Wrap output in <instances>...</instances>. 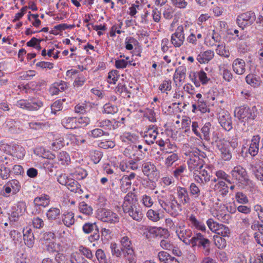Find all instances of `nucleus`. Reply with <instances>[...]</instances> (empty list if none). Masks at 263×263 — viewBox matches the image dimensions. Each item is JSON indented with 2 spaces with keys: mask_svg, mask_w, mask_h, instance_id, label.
Instances as JSON below:
<instances>
[{
  "mask_svg": "<svg viewBox=\"0 0 263 263\" xmlns=\"http://www.w3.org/2000/svg\"><path fill=\"white\" fill-rule=\"evenodd\" d=\"M121 248L123 257L128 263H136V255L132 246V242L127 236H124L121 239Z\"/></svg>",
  "mask_w": 263,
  "mask_h": 263,
  "instance_id": "1",
  "label": "nucleus"
},
{
  "mask_svg": "<svg viewBox=\"0 0 263 263\" xmlns=\"http://www.w3.org/2000/svg\"><path fill=\"white\" fill-rule=\"evenodd\" d=\"M257 114V109L255 106L251 108L243 105L236 108L235 110V116L242 122L253 120Z\"/></svg>",
  "mask_w": 263,
  "mask_h": 263,
  "instance_id": "2",
  "label": "nucleus"
},
{
  "mask_svg": "<svg viewBox=\"0 0 263 263\" xmlns=\"http://www.w3.org/2000/svg\"><path fill=\"white\" fill-rule=\"evenodd\" d=\"M97 217L103 222L109 223H115L119 220V217L116 213L105 208H99L97 210Z\"/></svg>",
  "mask_w": 263,
  "mask_h": 263,
  "instance_id": "3",
  "label": "nucleus"
},
{
  "mask_svg": "<svg viewBox=\"0 0 263 263\" xmlns=\"http://www.w3.org/2000/svg\"><path fill=\"white\" fill-rule=\"evenodd\" d=\"M256 19V16L254 12L249 11L239 15L237 17L236 22L238 26L243 30L245 27L252 25Z\"/></svg>",
  "mask_w": 263,
  "mask_h": 263,
  "instance_id": "4",
  "label": "nucleus"
},
{
  "mask_svg": "<svg viewBox=\"0 0 263 263\" xmlns=\"http://www.w3.org/2000/svg\"><path fill=\"white\" fill-rule=\"evenodd\" d=\"M231 174L232 180H235L242 184L246 185L250 181L246 169L240 165L235 166Z\"/></svg>",
  "mask_w": 263,
  "mask_h": 263,
  "instance_id": "5",
  "label": "nucleus"
},
{
  "mask_svg": "<svg viewBox=\"0 0 263 263\" xmlns=\"http://www.w3.org/2000/svg\"><path fill=\"white\" fill-rule=\"evenodd\" d=\"M200 152L195 151L189 153L190 158L187 162L191 170H198L203 167L204 161L199 157Z\"/></svg>",
  "mask_w": 263,
  "mask_h": 263,
  "instance_id": "6",
  "label": "nucleus"
},
{
  "mask_svg": "<svg viewBox=\"0 0 263 263\" xmlns=\"http://www.w3.org/2000/svg\"><path fill=\"white\" fill-rule=\"evenodd\" d=\"M142 171L144 175L149 180H157L159 177V172L156 166L150 162H146L142 165Z\"/></svg>",
  "mask_w": 263,
  "mask_h": 263,
  "instance_id": "7",
  "label": "nucleus"
},
{
  "mask_svg": "<svg viewBox=\"0 0 263 263\" xmlns=\"http://www.w3.org/2000/svg\"><path fill=\"white\" fill-rule=\"evenodd\" d=\"M83 231L86 234H89L95 231L93 234L90 235L88 239L90 241L98 240L100 238L99 228L96 222H86L83 226Z\"/></svg>",
  "mask_w": 263,
  "mask_h": 263,
  "instance_id": "8",
  "label": "nucleus"
},
{
  "mask_svg": "<svg viewBox=\"0 0 263 263\" xmlns=\"http://www.w3.org/2000/svg\"><path fill=\"white\" fill-rule=\"evenodd\" d=\"M184 40V29L182 25L178 26L172 35L171 43L176 47H180Z\"/></svg>",
  "mask_w": 263,
  "mask_h": 263,
  "instance_id": "9",
  "label": "nucleus"
},
{
  "mask_svg": "<svg viewBox=\"0 0 263 263\" xmlns=\"http://www.w3.org/2000/svg\"><path fill=\"white\" fill-rule=\"evenodd\" d=\"M194 179L198 183L204 184L211 179V172L205 168H202L198 170H195L194 173Z\"/></svg>",
  "mask_w": 263,
  "mask_h": 263,
  "instance_id": "10",
  "label": "nucleus"
},
{
  "mask_svg": "<svg viewBox=\"0 0 263 263\" xmlns=\"http://www.w3.org/2000/svg\"><path fill=\"white\" fill-rule=\"evenodd\" d=\"M218 121L226 130L230 131L232 128L231 117L228 111L219 113Z\"/></svg>",
  "mask_w": 263,
  "mask_h": 263,
  "instance_id": "11",
  "label": "nucleus"
},
{
  "mask_svg": "<svg viewBox=\"0 0 263 263\" xmlns=\"http://www.w3.org/2000/svg\"><path fill=\"white\" fill-rule=\"evenodd\" d=\"M123 210L125 213L128 214L133 219L136 221H140L142 219L143 214L140 210L138 204L127 208Z\"/></svg>",
  "mask_w": 263,
  "mask_h": 263,
  "instance_id": "12",
  "label": "nucleus"
},
{
  "mask_svg": "<svg viewBox=\"0 0 263 263\" xmlns=\"http://www.w3.org/2000/svg\"><path fill=\"white\" fill-rule=\"evenodd\" d=\"M190 226L195 229L201 232H205L206 227L203 220L197 219L193 214L188 216Z\"/></svg>",
  "mask_w": 263,
  "mask_h": 263,
  "instance_id": "13",
  "label": "nucleus"
},
{
  "mask_svg": "<svg viewBox=\"0 0 263 263\" xmlns=\"http://www.w3.org/2000/svg\"><path fill=\"white\" fill-rule=\"evenodd\" d=\"M62 222L59 221V223H63L66 227L70 228L75 223L74 214L71 211H66L62 214Z\"/></svg>",
  "mask_w": 263,
  "mask_h": 263,
  "instance_id": "14",
  "label": "nucleus"
},
{
  "mask_svg": "<svg viewBox=\"0 0 263 263\" xmlns=\"http://www.w3.org/2000/svg\"><path fill=\"white\" fill-rule=\"evenodd\" d=\"M50 202V199L49 195L46 194H42L40 196L36 197L34 198L33 203L34 207L36 208V211L38 210L37 209H40V206L45 208L47 206Z\"/></svg>",
  "mask_w": 263,
  "mask_h": 263,
  "instance_id": "15",
  "label": "nucleus"
},
{
  "mask_svg": "<svg viewBox=\"0 0 263 263\" xmlns=\"http://www.w3.org/2000/svg\"><path fill=\"white\" fill-rule=\"evenodd\" d=\"M158 134L157 127H155L154 126H153L152 128H149L145 132L144 136H143L145 142L148 145L153 144L157 138Z\"/></svg>",
  "mask_w": 263,
  "mask_h": 263,
  "instance_id": "16",
  "label": "nucleus"
},
{
  "mask_svg": "<svg viewBox=\"0 0 263 263\" xmlns=\"http://www.w3.org/2000/svg\"><path fill=\"white\" fill-rule=\"evenodd\" d=\"M138 204L136 195L135 193L129 192L124 197L123 203L122 204L123 210L132 206Z\"/></svg>",
  "mask_w": 263,
  "mask_h": 263,
  "instance_id": "17",
  "label": "nucleus"
},
{
  "mask_svg": "<svg viewBox=\"0 0 263 263\" xmlns=\"http://www.w3.org/2000/svg\"><path fill=\"white\" fill-rule=\"evenodd\" d=\"M233 71L238 74H242L246 71V63L241 59H235L232 64Z\"/></svg>",
  "mask_w": 263,
  "mask_h": 263,
  "instance_id": "18",
  "label": "nucleus"
},
{
  "mask_svg": "<svg viewBox=\"0 0 263 263\" xmlns=\"http://www.w3.org/2000/svg\"><path fill=\"white\" fill-rule=\"evenodd\" d=\"M177 194L178 198L183 204H186L190 202L191 199L186 189L180 186L178 187Z\"/></svg>",
  "mask_w": 263,
  "mask_h": 263,
  "instance_id": "19",
  "label": "nucleus"
},
{
  "mask_svg": "<svg viewBox=\"0 0 263 263\" xmlns=\"http://www.w3.org/2000/svg\"><path fill=\"white\" fill-rule=\"evenodd\" d=\"M217 148L220 152L222 159L225 161H229L231 159L232 152L229 147V145L227 143H223L222 144L219 145Z\"/></svg>",
  "mask_w": 263,
  "mask_h": 263,
  "instance_id": "20",
  "label": "nucleus"
},
{
  "mask_svg": "<svg viewBox=\"0 0 263 263\" xmlns=\"http://www.w3.org/2000/svg\"><path fill=\"white\" fill-rule=\"evenodd\" d=\"M260 139V138L259 135L254 136L252 137L249 148V153L252 156H256L258 153Z\"/></svg>",
  "mask_w": 263,
  "mask_h": 263,
  "instance_id": "21",
  "label": "nucleus"
},
{
  "mask_svg": "<svg viewBox=\"0 0 263 263\" xmlns=\"http://www.w3.org/2000/svg\"><path fill=\"white\" fill-rule=\"evenodd\" d=\"M23 237L25 245L29 248L32 247L34 242V237L30 228H26L23 230Z\"/></svg>",
  "mask_w": 263,
  "mask_h": 263,
  "instance_id": "22",
  "label": "nucleus"
},
{
  "mask_svg": "<svg viewBox=\"0 0 263 263\" xmlns=\"http://www.w3.org/2000/svg\"><path fill=\"white\" fill-rule=\"evenodd\" d=\"M181 206L180 203H178V201L175 199V198H173V199L171 200V202H168V209L169 211H166L168 213H170L173 216H176L179 212L181 211Z\"/></svg>",
  "mask_w": 263,
  "mask_h": 263,
  "instance_id": "23",
  "label": "nucleus"
},
{
  "mask_svg": "<svg viewBox=\"0 0 263 263\" xmlns=\"http://www.w3.org/2000/svg\"><path fill=\"white\" fill-rule=\"evenodd\" d=\"M186 68L184 65L179 66L175 70V73L174 74L173 79L175 83L177 82V80L179 83L183 81L186 76Z\"/></svg>",
  "mask_w": 263,
  "mask_h": 263,
  "instance_id": "24",
  "label": "nucleus"
},
{
  "mask_svg": "<svg viewBox=\"0 0 263 263\" xmlns=\"http://www.w3.org/2000/svg\"><path fill=\"white\" fill-rule=\"evenodd\" d=\"M251 170L257 179L261 177V174H263V161H259L251 164Z\"/></svg>",
  "mask_w": 263,
  "mask_h": 263,
  "instance_id": "25",
  "label": "nucleus"
},
{
  "mask_svg": "<svg viewBox=\"0 0 263 263\" xmlns=\"http://www.w3.org/2000/svg\"><path fill=\"white\" fill-rule=\"evenodd\" d=\"M158 257L161 262L164 263H179L177 258L165 251L160 252L158 254Z\"/></svg>",
  "mask_w": 263,
  "mask_h": 263,
  "instance_id": "26",
  "label": "nucleus"
},
{
  "mask_svg": "<svg viewBox=\"0 0 263 263\" xmlns=\"http://www.w3.org/2000/svg\"><path fill=\"white\" fill-rule=\"evenodd\" d=\"M214 55V52L211 50H208L206 51L200 52L198 55L197 60L201 64L208 63L213 58Z\"/></svg>",
  "mask_w": 263,
  "mask_h": 263,
  "instance_id": "27",
  "label": "nucleus"
},
{
  "mask_svg": "<svg viewBox=\"0 0 263 263\" xmlns=\"http://www.w3.org/2000/svg\"><path fill=\"white\" fill-rule=\"evenodd\" d=\"M117 122L115 120H109L105 119L98 121V126L103 128L104 130H110L115 129L117 127L118 124L115 125Z\"/></svg>",
  "mask_w": 263,
  "mask_h": 263,
  "instance_id": "28",
  "label": "nucleus"
},
{
  "mask_svg": "<svg viewBox=\"0 0 263 263\" xmlns=\"http://www.w3.org/2000/svg\"><path fill=\"white\" fill-rule=\"evenodd\" d=\"M28 106L27 110L30 111L37 110L43 106V102L35 98H31L28 99Z\"/></svg>",
  "mask_w": 263,
  "mask_h": 263,
  "instance_id": "29",
  "label": "nucleus"
},
{
  "mask_svg": "<svg viewBox=\"0 0 263 263\" xmlns=\"http://www.w3.org/2000/svg\"><path fill=\"white\" fill-rule=\"evenodd\" d=\"M61 215V210L58 208L52 207L46 212L47 219L52 222L58 219Z\"/></svg>",
  "mask_w": 263,
  "mask_h": 263,
  "instance_id": "30",
  "label": "nucleus"
},
{
  "mask_svg": "<svg viewBox=\"0 0 263 263\" xmlns=\"http://www.w3.org/2000/svg\"><path fill=\"white\" fill-rule=\"evenodd\" d=\"M77 124L76 117H65L62 120V124L67 129L77 128Z\"/></svg>",
  "mask_w": 263,
  "mask_h": 263,
  "instance_id": "31",
  "label": "nucleus"
},
{
  "mask_svg": "<svg viewBox=\"0 0 263 263\" xmlns=\"http://www.w3.org/2000/svg\"><path fill=\"white\" fill-rule=\"evenodd\" d=\"M246 82L254 87H258L261 84V80L259 77L253 74H249L246 77Z\"/></svg>",
  "mask_w": 263,
  "mask_h": 263,
  "instance_id": "32",
  "label": "nucleus"
},
{
  "mask_svg": "<svg viewBox=\"0 0 263 263\" xmlns=\"http://www.w3.org/2000/svg\"><path fill=\"white\" fill-rule=\"evenodd\" d=\"M211 242L210 240L205 238L198 242V246L199 247H202L203 250L204 254L205 255H208L211 251Z\"/></svg>",
  "mask_w": 263,
  "mask_h": 263,
  "instance_id": "33",
  "label": "nucleus"
},
{
  "mask_svg": "<svg viewBox=\"0 0 263 263\" xmlns=\"http://www.w3.org/2000/svg\"><path fill=\"white\" fill-rule=\"evenodd\" d=\"M176 233L178 237L183 242L184 239H189L193 235L192 231L190 229H180L177 230Z\"/></svg>",
  "mask_w": 263,
  "mask_h": 263,
  "instance_id": "34",
  "label": "nucleus"
},
{
  "mask_svg": "<svg viewBox=\"0 0 263 263\" xmlns=\"http://www.w3.org/2000/svg\"><path fill=\"white\" fill-rule=\"evenodd\" d=\"M79 209L81 213L85 214L86 215L89 216L92 214V208L84 201H82L80 203Z\"/></svg>",
  "mask_w": 263,
  "mask_h": 263,
  "instance_id": "35",
  "label": "nucleus"
},
{
  "mask_svg": "<svg viewBox=\"0 0 263 263\" xmlns=\"http://www.w3.org/2000/svg\"><path fill=\"white\" fill-rule=\"evenodd\" d=\"M67 188L71 192H77V190L79 188L80 184L77 181L74 179L69 178L68 179L66 184L65 185Z\"/></svg>",
  "mask_w": 263,
  "mask_h": 263,
  "instance_id": "36",
  "label": "nucleus"
},
{
  "mask_svg": "<svg viewBox=\"0 0 263 263\" xmlns=\"http://www.w3.org/2000/svg\"><path fill=\"white\" fill-rule=\"evenodd\" d=\"M121 190L124 193H126L129 189H130L132 182L129 180L128 178L123 176L121 179Z\"/></svg>",
  "mask_w": 263,
  "mask_h": 263,
  "instance_id": "37",
  "label": "nucleus"
},
{
  "mask_svg": "<svg viewBox=\"0 0 263 263\" xmlns=\"http://www.w3.org/2000/svg\"><path fill=\"white\" fill-rule=\"evenodd\" d=\"M116 92H118L120 94H123L124 97H127L130 98V95L131 94L130 91L128 90L127 88L124 84L120 83L118 85L116 88Z\"/></svg>",
  "mask_w": 263,
  "mask_h": 263,
  "instance_id": "38",
  "label": "nucleus"
},
{
  "mask_svg": "<svg viewBox=\"0 0 263 263\" xmlns=\"http://www.w3.org/2000/svg\"><path fill=\"white\" fill-rule=\"evenodd\" d=\"M211 124L210 122H206L201 128V131L203 135V139L207 141H210V129Z\"/></svg>",
  "mask_w": 263,
  "mask_h": 263,
  "instance_id": "39",
  "label": "nucleus"
},
{
  "mask_svg": "<svg viewBox=\"0 0 263 263\" xmlns=\"http://www.w3.org/2000/svg\"><path fill=\"white\" fill-rule=\"evenodd\" d=\"M170 155L167 156L165 161V164L167 166H171L174 162L179 159L177 154L171 152L169 153Z\"/></svg>",
  "mask_w": 263,
  "mask_h": 263,
  "instance_id": "40",
  "label": "nucleus"
},
{
  "mask_svg": "<svg viewBox=\"0 0 263 263\" xmlns=\"http://www.w3.org/2000/svg\"><path fill=\"white\" fill-rule=\"evenodd\" d=\"M79 250L87 258L93 261L95 260H93V258L95 259V257H94L91 251L89 248L81 246L79 247Z\"/></svg>",
  "mask_w": 263,
  "mask_h": 263,
  "instance_id": "41",
  "label": "nucleus"
},
{
  "mask_svg": "<svg viewBox=\"0 0 263 263\" xmlns=\"http://www.w3.org/2000/svg\"><path fill=\"white\" fill-rule=\"evenodd\" d=\"M119 77L118 71L116 70H112L108 73L107 82L109 84H115Z\"/></svg>",
  "mask_w": 263,
  "mask_h": 263,
  "instance_id": "42",
  "label": "nucleus"
},
{
  "mask_svg": "<svg viewBox=\"0 0 263 263\" xmlns=\"http://www.w3.org/2000/svg\"><path fill=\"white\" fill-rule=\"evenodd\" d=\"M95 256L99 263H106L107 262V259L106 255L104 251L101 249H98L97 250Z\"/></svg>",
  "mask_w": 263,
  "mask_h": 263,
  "instance_id": "43",
  "label": "nucleus"
},
{
  "mask_svg": "<svg viewBox=\"0 0 263 263\" xmlns=\"http://www.w3.org/2000/svg\"><path fill=\"white\" fill-rule=\"evenodd\" d=\"M69 263H89L82 255L80 254H72L70 257Z\"/></svg>",
  "mask_w": 263,
  "mask_h": 263,
  "instance_id": "44",
  "label": "nucleus"
},
{
  "mask_svg": "<svg viewBox=\"0 0 263 263\" xmlns=\"http://www.w3.org/2000/svg\"><path fill=\"white\" fill-rule=\"evenodd\" d=\"M190 194L194 198H198L200 194V190L198 186L194 183H192L189 187Z\"/></svg>",
  "mask_w": 263,
  "mask_h": 263,
  "instance_id": "45",
  "label": "nucleus"
},
{
  "mask_svg": "<svg viewBox=\"0 0 263 263\" xmlns=\"http://www.w3.org/2000/svg\"><path fill=\"white\" fill-rule=\"evenodd\" d=\"M230 233V232L229 228L222 224H220L219 228H218L216 232L217 235L222 237L229 236Z\"/></svg>",
  "mask_w": 263,
  "mask_h": 263,
  "instance_id": "46",
  "label": "nucleus"
},
{
  "mask_svg": "<svg viewBox=\"0 0 263 263\" xmlns=\"http://www.w3.org/2000/svg\"><path fill=\"white\" fill-rule=\"evenodd\" d=\"M214 241L215 245L219 249H223L226 246V241L222 236L218 235L214 236Z\"/></svg>",
  "mask_w": 263,
  "mask_h": 263,
  "instance_id": "47",
  "label": "nucleus"
},
{
  "mask_svg": "<svg viewBox=\"0 0 263 263\" xmlns=\"http://www.w3.org/2000/svg\"><path fill=\"white\" fill-rule=\"evenodd\" d=\"M147 217L153 221H158L160 219V214L152 209L148 210L146 213Z\"/></svg>",
  "mask_w": 263,
  "mask_h": 263,
  "instance_id": "48",
  "label": "nucleus"
},
{
  "mask_svg": "<svg viewBox=\"0 0 263 263\" xmlns=\"http://www.w3.org/2000/svg\"><path fill=\"white\" fill-rule=\"evenodd\" d=\"M57 158L59 162L62 165L65 164L70 160L69 155L66 152L64 151L59 153L57 156Z\"/></svg>",
  "mask_w": 263,
  "mask_h": 263,
  "instance_id": "49",
  "label": "nucleus"
},
{
  "mask_svg": "<svg viewBox=\"0 0 263 263\" xmlns=\"http://www.w3.org/2000/svg\"><path fill=\"white\" fill-rule=\"evenodd\" d=\"M110 249L112 255L117 257H120L123 254L122 248L119 249L117 243L115 242L110 244Z\"/></svg>",
  "mask_w": 263,
  "mask_h": 263,
  "instance_id": "50",
  "label": "nucleus"
},
{
  "mask_svg": "<svg viewBox=\"0 0 263 263\" xmlns=\"http://www.w3.org/2000/svg\"><path fill=\"white\" fill-rule=\"evenodd\" d=\"M206 223L208 226L209 229L213 232L216 233L218 228H219L220 224L217 223L216 221H214V220L212 218L209 219Z\"/></svg>",
  "mask_w": 263,
  "mask_h": 263,
  "instance_id": "51",
  "label": "nucleus"
},
{
  "mask_svg": "<svg viewBox=\"0 0 263 263\" xmlns=\"http://www.w3.org/2000/svg\"><path fill=\"white\" fill-rule=\"evenodd\" d=\"M104 112L108 114H114L116 113L118 110V107L110 103H107L104 106Z\"/></svg>",
  "mask_w": 263,
  "mask_h": 263,
  "instance_id": "52",
  "label": "nucleus"
},
{
  "mask_svg": "<svg viewBox=\"0 0 263 263\" xmlns=\"http://www.w3.org/2000/svg\"><path fill=\"white\" fill-rule=\"evenodd\" d=\"M216 50L217 53L220 56L224 57L225 58H229L230 57V52L229 50H227L225 46L222 44L218 45Z\"/></svg>",
  "mask_w": 263,
  "mask_h": 263,
  "instance_id": "53",
  "label": "nucleus"
},
{
  "mask_svg": "<svg viewBox=\"0 0 263 263\" xmlns=\"http://www.w3.org/2000/svg\"><path fill=\"white\" fill-rule=\"evenodd\" d=\"M198 78L200 83L202 85L206 84L210 80V78H208L206 73L203 70L198 71Z\"/></svg>",
  "mask_w": 263,
  "mask_h": 263,
  "instance_id": "54",
  "label": "nucleus"
},
{
  "mask_svg": "<svg viewBox=\"0 0 263 263\" xmlns=\"http://www.w3.org/2000/svg\"><path fill=\"white\" fill-rule=\"evenodd\" d=\"M55 260L57 263H69L70 258H68L65 254L58 252L55 255Z\"/></svg>",
  "mask_w": 263,
  "mask_h": 263,
  "instance_id": "55",
  "label": "nucleus"
},
{
  "mask_svg": "<svg viewBox=\"0 0 263 263\" xmlns=\"http://www.w3.org/2000/svg\"><path fill=\"white\" fill-rule=\"evenodd\" d=\"M102 156V153L98 151H94L91 153V159L95 164L100 162Z\"/></svg>",
  "mask_w": 263,
  "mask_h": 263,
  "instance_id": "56",
  "label": "nucleus"
},
{
  "mask_svg": "<svg viewBox=\"0 0 263 263\" xmlns=\"http://www.w3.org/2000/svg\"><path fill=\"white\" fill-rule=\"evenodd\" d=\"M141 202L144 206L147 208L151 207L154 204L153 198L147 195H144L142 196Z\"/></svg>",
  "mask_w": 263,
  "mask_h": 263,
  "instance_id": "57",
  "label": "nucleus"
},
{
  "mask_svg": "<svg viewBox=\"0 0 263 263\" xmlns=\"http://www.w3.org/2000/svg\"><path fill=\"white\" fill-rule=\"evenodd\" d=\"M55 235L54 233L52 232H45L42 236V239L46 242H53L52 240L54 239Z\"/></svg>",
  "mask_w": 263,
  "mask_h": 263,
  "instance_id": "58",
  "label": "nucleus"
},
{
  "mask_svg": "<svg viewBox=\"0 0 263 263\" xmlns=\"http://www.w3.org/2000/svg\"><path fill=\"white\" fill-rule=\"evenodd\" d=\"M91 136L95 138H99L103 135L108 136L109 133L101 128H95L91 130Z\"/></svg>",
  "mask_w": 263,
  "mask_h": 263,
  "instance_id": "59",
  "label": "nucleus"
},
{
  "mask_svg": "<svg viewBox=\"0 0 263 263\" xmlns=\"http://www.w3.org/2000/svg\"><path fill=\"white\" fill-rule=\"evenodd\" d=\"M77 122L78 123V128L84 127L89 123L90 119L87 117H80L77 119Z\"/></svg>",
  "mask_w": 263,
  "mask_h": 263,
  "instance_id": "60",
  "label": "nucleus"
},
{
  "mask_svg": "<svg viewBox=\"0 0 263 263\" xmlns=\"http://www.w3.org/2000/svg\"><path fill=\"white\" fill-rule=\"evenodd\" d=\"M45 250L49 253L52 254H56L59 252V251L57 249L56 243L54 242H49L48 244L46 245Z\"/></svg>",
  "mask_w": 263,
  "mask_h": 263,
  "instance_id": "61",
  "label": "nucleus"
},
{
  "mask_svg": "<svg viewBox=\"0 0 263 263\" xmlns=\"http://www.w3.org/2000/svg\"><path fill=\"white\" fill-rule=\"evenodd\" d=\"M32 224L35 228L41 229L44 226V222L42 218L36 217L32 219Z\"/></svg>",
  "mask_w": 263,
  "mask_h": 263,
  "instance_id": "62",
  "label": "nucleus"
},
{
  "mask_svg": "<svg viewBox=\"0 0 263 263\" xmlns=\"http://www.w3.org/2000/svg\"><path fill=\"white\" fill-rule=\"evenodd\" d=\"M190 79L194 83L196 87L200 86V81L198 80V71H191L189 74Z\"/></svg>",
  "mask_w": 263,
  "mask_h": 263,
  "instance_id": "63",
  "label": "nucleus"
},
{
  "mask_svg": "<svg viewBox=\"0 0 263 263\" xmlns=\"http://www.w3.org/2000/svg\"><path fill=\"white\" fill-rule=\"evenodd\" d=\"M237 201L240 203H247L248 199L247 196L242 192H237L235 196Z\"/></svg>",
  "mask_w": 263,
  "mask_h": 263,
  "instance_id": "64",
  "label": "nucleus"
}]
</instances>
